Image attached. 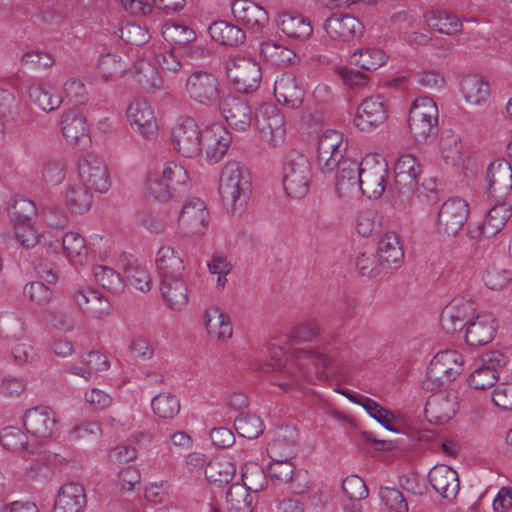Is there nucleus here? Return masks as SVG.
Segmentation results:
<instances>
[{"label":"nucleus","mask_w":512,"mask_h":512,"mask_svg":"<svg viewBox=\"0 0 512 512\" xmlns=\"http://www.w3.org/2000/svg\"><path fill=\"white\" fill-rule=\"evenodd\" d=\"M23 423L31 435L39 438H48L57 430L55 412L49 407L39 406L28 410Z\"/></svg>","instance_id":"b1692460"},{"label":"nucleus","mask_w":512,"mask_h":512,"mask_svg":"<svg viewBox=\"0 0 512 512\" xmlns=\"http://www.w3.org/2000/svg\"><path fill=\"white\" fill-rule=\"evenodd\" d=\"M277 25L285 35L298 40H306L313 33L310 20L302 15L283 13L279 16Z\"/></svg>","instance_id":"c9c22d12"},{"label":"nucleus","mask_w":512,"mask_h":512,"mask_svg":"<svg viewBox=\"0 0 512 512\" xmlns=\"http://www.w3.org/2000/svg\"><path fill=\"white\" fill-rule=\"evenodd\" d=\"M428 480L432 488L446 500H453L459 492L458 473L450 466L435 465L428 474Z\"/></svg>","instance_id":"cd10ccee"},{"label":"nucleus","mask_w":512,"mask_h":512,"mask_svg":"<svg viewBox=\"0 0 512 512\" xmlns=\"http://www.w3.org/2000/svg\"><path fill=\"white\" fill-rule=\"evenodd\" d=\"M0 443L4 449L13 453L25 451L28 454H38L34 447L29 446L27 435L18 427L3 428L0 432Z\"/></svg>","instance_id":"37998d69"},{"label":"nucleus","mask_w":512,"mask_h":512,"mask_svg":"<svg viewBox=\"0 0 512 512\" xmlns=\"http://www.w3.org/2000/svg\"><path fill=\"white\" fill-rule=\"evenodd\" d=\"M242 485L252 492H259L267 486V476L264 469L255 462L245 463L241 472Z\"/></svg>","instance_id":"4d7b16f0"},{"label":"nucleus","mask_w":512,"mask_h":512,"mask_svg":"<svg viewBox=\"0 0 512 512\" xmlns=\"http://www.w3.org/2000/svg\"><path fill=\"white\" fill-rule=\"evenodd\" d=\"M512 279V271L498 264H489L483 274L484 284L492 290L504 288Z\"/></svg>","instance_id":"69168bd1"},{"label":"nucleus","mask_w":512,"mask_h":512,"mask_svg":"<svg viewBox=\"0 0 512 512\" xmlns=\"http://www.w3.org/2000/svg\"><path fill=\"white\" fill-rule=\"evenodd\" d=\"M335 190L341 198H352L360 194L359 163L346 158L336 166Z\"/></svg>","instance_id":"393cba45"},{"label":"nucleus","mask_w":512,"mask_h":512,"mask_svg":"<svg viewBox=\"0 0 512 512\" xmlns=\"http://www.w3.org/2000/svg\"><path fill=\"white\" fill-rule=\"evenodd\" d=\"M461 92L467 103L479 105L490 96V85L478 75H466L462 78Z\"/></svg>","instance_id":"58836bf2"},{"label":"nucleus","mask_w":512,"mask_h":512,"mask_svg":"<svg viewBox=\"0 0 512 512\" xmlns=\"http://www.w3.org/2000/svg\"><path fill=\"white\" fill-rule=\"evenodd\" d=\"M62 247L67 257L76 263H83L87 255V247L84 238L77 232H68L62 237V241L56 239L49 243V249L57 252Z\"/></svg>","instance_id":"4c0bfd02"},{"label":"nucleus","mask_w":512,"mask_h":512,"mask_svg":"<svg viewBox=\"0 0 512 512\" xmlns=\"http://www.w3.org/2000/svg\"><path fill=\"white\" fill-rule=\"evenodd\" d=\"M81 184L68 186L65 192V204L74 213L83 214L92 207L93 195Z\"/></svg>","instance_id":"a18cd8bd"},{"label":"nucleus","mask_w":512,"mask_h":512,"mask_svg":"<svg viewBox=\"0 0 512 512\" xmlns=\"http://www.w3.org/2000/svg\"><path fill=\"white\" fill-rule=\"evenodd\" d=\"M209 211L197 197L187 200L178 214V225L185 235H203L208 227Z\"/></svg>","instance_id":"ddd939ff"},{"label":"nucleus","mask_w":512,"mask_h":512,"mask_svg":"<svg viewBox=\"0 0 512 512\" xmlns=\"http://www.w3.org/2000/svg\"><path fill=\"white\" fill-rule=\"evenodd\" d=\"M185 90L190 99L206 107L217 106L225 96L219 79L208 71L192 72Z\"/></svg>","instance_id":"423d86ee"},{"label":"nucleus","mask_w":512,"mask_h":512,"mask_svg":"<svg viewBox=\"0 0 512 512\" xmlns=\"http://www.w3.org/2000/svg\"><path fill=\"white\" fill-rule=\"evenodd\" d=\"M78 173L85 187L104 193L111 185L107 166L96 154L88 153L78 161Z\"/></svg>","instance_id":"f8f14e48"},{"label":"nucleus","mask_w":512,"mask_h":512,"mask_svg":"<svg viewBox=\"0 0 512 512\" xmlns=\"http://www.w3.org/2000/svg\"><path fill=\"white\" fill-rule=\"evenodd\" d=\"M228 512H252V498L249 490L241 483H234L226 493Z\"/></svg>","instance_id":"5fc2aeb1"},{"label":"nucleus","mask_w":512,"mask_h":512,"mask_svg":"<svg viewBox=\"0 0 512 512\" xmlns=\"http://www.w3.org/2000/svg\"><path fill=\"white\" fill-rule=\"evenodd\" d=\"M188 175L186 170L174 162L165 164L161 178H148V193L155 200L167 203L173 200L178 187L185 188Z\"/></svg>","instance_id":"0eeeda50"},{"label":"nucleus","mask_w":512,"mask_h":512,"mask_svg":"<svg viewBox=\"0 0 512 512\" xmlns=\"http://www.w3.org/2000/svg\"><path fill=\"white\" fill-rule=\"evenodd\" d=\"M226 74L236 91L244 94L258 89L261 80L260 66L246 58L229 60L226 65Z\"/></svg>","instance_id":"1a4fd4ad"},{"label":"nucleus","mask_w":512,"mask_h":512,"mask_svg":"<svg viewBox=\"0 0 512 512\" xmlns=\"http://www.w3.org/2000/svg\"><path fill=\"white\" fill-rule=\"evenodd\" d=\"M208 32L215 42L225 46H238L246 39L245 32L239 26L224 20L211 23Z\"/></svg>","instance_id":"f704fd0d"},{"label":"nucleus","mask_w":512,"mask_h":512,"mask_svg":"<svg viewBox=\"0 0 512 512\" xmlns=\"http://www.w3.org/2000/svg\"><path fill=\"white\" fill-rule=\"evenodd\" d=\"M98 69L106 80L121 77L127 69L126 63L116 54L102 55L98 61Z\"/></svg>","instance_id":"0e129e2a"},{"label":"nucleus","mask_w":512,"mask_h":512,"mask_svg":"<svg viewBox=\"0 0 512 512\" xmlns=\"http://www.w3.org/2000/svg\"><path fill=\"white\" fill-rule=\"evenodd\" d=\"M178 214V205L176 200L169 205V208L165 210V214L160 215L159 213L143 212L140 215V223L146 229L154 233H161L165 230L166 226L171 221L172 217Z\"/></svg>","instance_id":"13d9d810"},{"label":"nucleus","mask_w":512,"mask_h":512,"mask_svg":"<svg viewBox=\"0 0 512 512\" xmlns=\"http://www.w3.org/2000/svg\"><path fill=\"white\" fill-rule=\"evenodd\" d=\"M231 143V138L227 130L221 126L207 127L203 130L200 141L201 151L206 150L208 161L217 163L222 159Z\"/></svg>","instance_id":"c756f323"},{"label":"nucleus","mask_w":512,"mask_h":512,"mask_svg":"<svg viewBox=\"0 0 512 512\" xmlns=\"http://www.w3.org/2000/svg\"><path fill=\"white\" fill-rule=\"evenodd\" d=\"M464 358L456 350L438 352L431 360L426 379L422 382L425 390H435L446 383L454 381L463 371Z\"/></svg>","instance_id":"20e7f679"},{"label":"nucleus","mask_w":512,"mask_h":512,"mask_svg":"<svg viewBox=\"0 0 512 512\" xmlns=\"http://www.w3.org/2000/svg\"><path fill=\"white\" fill-rule=\"evenodd\" d=\"M274 94L285 107L298 109L303 103L305 90L294 74L283 73L274 83Z\"/></svg>","instance_id":"a878e982"},{"label":"nucleus","mask_w":512,"mask_h":512,"mask_svg":"<svg viewBox=\"0 0 512 512\" xmlns=\"http://www.w3.org/2000/svg\"><path fill=\"white\" fill-rule=\"evenodd\" d=\"M487 189L491 197L503 199L512 189L511 163L498 159L490 163L486 173Z\"/></svg>","instance_id":"412c9836"},{"label":"nucleus","mask_w":512,"mask_h":512,"mask_svg":"<svg viewBox=\"0 0 512 512\" xmlns=\"http://www.w3.org/2000/svg\"><path fill=\"white\" fill-rule=\"evenodd\" d=\"M255 119L262 138L269 142L271 146L277 147L284 142L286 134L285 118L275 105L264 104L260 106Z\"/></svg>","instance_id":"9b49d317"},{"label":"nucleus","mask_w":512,"mask_h":512,"mask_svg":"<svg viewBox=\"0 0 512 512\" xmlns=\"http://www.w3.org/2000/svg\"><path fill=\"white\" fill-rule=\"evenodd\" d=\"M156 267L161 280L182 278L185 266L183 259L171 246H162L157 252Z\"/></svg>","instance_id":"473e14b6"},{"label":"nucleus","mask_w":512,"mask_h":512,"mask_svg":"<svg viewBox=\"0 0 512 512\" xmlns=\"http://www.w3.org/2000/svg\"><path fill=\"white\" fill-rule=\"evenodd\" d=\"M236 473L235 465L227 460H211L205 468L206 479L217 486L228 484Z\"/></svg>","instance_id":"3c124183"},{"label":"nucleus","mask_w":512,"mask_h":512,"mask_svg":"<svg viewBox=\"0 0 512 512\" xmlns=\"http://www.w3.org/2000/svg\"><path fill=\"white\" fill-rule=\"evenodd\" d=\"M234 428L241 437L256 439L263 433L264 424L261 418L254 414L241 413L234 420Z\"/></svg>","instance_id":"bf43d9fd"},{"label":"nucleus","mask_w":512,"mask_h":512,"mask_svg":"<svg viewBox=\"0 0 512 512\" xmlns=\"http://www.w3.org/2000/svg\"><path fill=\"white\" fill-rule=\"evenodd\" d=\"M62 133L72 144L85 148L91 141L85 118L76 110H69L62 116Z\"/></svg>","instance_id":"7c9ffc66"},{"label":"nucleus","mask_w":512,"mask_h":512,"mask_svg":"<svg viewBox=\"0 0 512 512\" xmlns=\"http://www.w3.org/2000/svg\"><path fill=\"white\" fill-rule=\"evenodd\" d=\"M474 312L473 304L463 299H454L442 311L440 322L449 334L467 328Z\"/></svg>","instance_id":"bb28decb"},{"label":"nucleus","mask_w":512,"mask_h":512,"mask_svg":"<svg viewBox=\"0 0 512 512\" xmlns=\"http://www.w3.org/2000/svg\"><path fill=\"white\" fill-rule=\"evenodd\" d=\"M388 118V108L384 99L377 96L365 98L357 108L353 123L360 131H371Z\"/></svg>","instance_id":"f3484780"},{"label":"nucleus","mask_w":512,"mask_h":512,"mask_svg":"<svg viewBox=\"0 0 512 512\" xmlns=\"http://www.w3.org/2000/svg\"><path fill=\"white\" fill-rule=\"evenodd\" d=\"M308 364H312L317 372L328 370L330 373H336V364L330 357L309 350H300L297 362L288 361L282 364L281 359H277L276 364L265 363L260 369L264 373H273L271 383L288 392L302 377H307Z\"/></svg>","instance_id":"f257e3e1"},{"label":"nucleus","mask_w":512,"mask_h":512,"mask_svg":"<svg viewBox=\"0 0 512 512\" xmlns=\"http://www.w3.org/2000/svg\"><path fill=\"white\" fill-rule=\"evenodd\" d=\"M312 168L309 159L302 152L292 149L283 161V187L292 198L304 197L310 187Z\"/></svg>","instance_id":"7ed1b4c3"},{"label":"nucleus","mask_w":512,"mask_h":512,"mask_svg":"<svg viewBox=\"0 0 512 512\" xmlns=\"http://www.w3.org/2000/svg\"><path fill=\"white\" fill-rule=\"evenodd\" d=\"M154 413L160 418L170 419L176 416L180 411L179 399L168 392L159 393L151 402Z\"/></svg>","instance_id":"052dcab7"},{"label":"nucleus","mask_w":512,"mask_h":512,"mask_svg":"<svg viewBox=\"0 0 512 512\" xmlns=\"http://www.w3.org/2000/svg\"><path fill=\"white\" fill-rule=\"evenodd\" d=\"M324 29L332 39L350 41L362 35L364 25L350 14L335 12L326 19Z\"/></svg>","instance_id":"5701e85b"},{"label":"nucleus","mask_w":512,"mask_h":512,"mask_svg":"<svg viewBox=\"0 0 512 512\" xmlns=\"http://www.w3.org/2000/svg\"><path fill=\"white\" fill-rule=\"evenodd\" d=\"M217 106L231 129L243 132L251 126L253 113L249 103L244 98L228 94L222 98Z\"/></svg>","instance_id":"2eb2a0df"},{"label":"nucleus","mask_w":512,"mask_h":512,"mask_svg":"<svg viewBox=\"0 0 512 512\" xmlns=\"http://www.w3.org/2000/svg\"><path fill=\"white\" fill-rule=\"evenodd\" d=\"M350 59L352 64L366 71H374L385 63L383 51L373 48L358 50L351 55Z\"/></svg>","instance_id":"680f3d73"},{"label":"nucleus","mask_w":512,"mask_h":512,"mask_svg":"<svg viewBox=\"0 0 512 512\" xmlns=\"http://www.w3.org/2000/svg\"><path fill=\"white\" fill-rule=\"evenodd\" d=\"M29 98L43 111L50 112L57 109L61 103V97L53 93V89L45 84L35 83L29 86Z\"/></svg>","instance_id":"de8ad7c7"},{"label":"nucleus","mask_w":512,"mask_h":512,"mask_svg":"<svg viewBox=\"0 0 512 512\" xmlns=\"http://www.w3.org/2000/svg\"><path fill=\"white\" fill-rule=\"evenodd\" d=\"M127 119L133 130L145 139H152L157 132V123L151 106L145 100H135L126 111Z\"/></svg>","instance_id":"aec40b11"},{"label":"nucleus","mask_w":512,"mask_h":512,"mask_svg":"<svg viewBox=\"0 0 512 512\" xmlns=\"http://www.w3.org/2000/svg\"><path fill=\"white\" fill-rule=\"evenodd\" d=\"M73 298L77 306L85 313H90L97 318H102L108 314V311L105 309H100L99 311L94 309L96 304L103 301L102 295L96 291L79 289L74 293Z\"/></svg>","instance_id":"e2e57ef3"},{"label":"nucleus","mask_w":512,"mask_h":512,"mask_svg":"<svg viewBox=\"0 0 512 512\" xmlns=\"http://www.w3.org/2000/svg\"><path fill=\"white\" fill-rule=\"evenodd\" d=\"M360 194L377 199L384 193L389 176L388 164L379 154H368L359 163Z\"/></svg>","instance_id":"39448f33"},{"label":"nucleus","mask_w":512,"mask_h":512,"mask_svg":"<svg viewBox=\"0 0 512 512\" xmlns=\"http://www.w3.org/2000/svg\"><path fill=\"white\" fill-rule=\"evenodd\" d=\"M121 262L127 283L141 292H148L151 289V276L148 271L131 256L123 255Z\"/></svg>","instance_id":"ea45409f"},{"label":"nucleus","mask_w":512,"mask_h":512,"mask_svg":"<svg viewBox=\"0 0 512 512\" xmlns=\"http://www.w3.org/2000/svg\"><path fill=\"white\" fill-rule=\"evenodd\" d=\"M260 55L266 62L279 67L292 64L296 59L293 50L270 41L261 44Z\"/></svg>","instance_id":"8fccbe9b"},{"label":"nucleus","mask_w":512,"mask_h":512,"mask_svg":"<svg viewBox=\"0 0 512 512\" xmlns=\"http://www.w3.org/2000/svg\"><path fill=\"white\" fill-rule=\"evenodd\" d=\"M424 414L430 423L442 425L455 414L452 401L444 393L431 395L426 402Z\"/></svg>","instance_id":"72a5a7b5"},{"label":"nucleus","mask_w":512,"mask_h":512,"mask_svg":"<svg viewBox=\"0 0 512 512\" xmlns=\"http://www.w3.org/2000/svg\"><path fill=\"white\" fill-rule=\"evenodd\" d=\"M86 502L82 485L66 483L58 491L53 512H83Z\"/></svg>","instance_id":"2f4dec72"},{"label":"nucleus","mask_w":512,"mask_h":512,"mask_svg":"<svg viewBox=\"0 0 512 512\" xmlns=\"http://www.w3.org/2000/svg\"><path fill=\"white\" fill-rule=\"evenodd\" d=\"M25 337L23 320L14 312L0 313V339L6 342L19 341Z\"/></svg>","instance_id":"09e8293b"},{"label":"nucleus","mask_w":512,"mask_h":512,"mask_svg":"<svg viewBox=\"0 0 512 512\" xmlns=\"http://www.w3.org/2000/svg\"><path fill=\"white\" fill-rule=\"evenodd\" d=\"M8 214L14 226L34 223L37 208L33 201L24 197H16L8 207Z\"/></svg>","instance_id":"603ef678"},{"label":"nucleus","mask_w":512,"mask_h":512,"mask_svg":"<svg viewBox=\"0 0 512 512\" xmlns=\"http://www.w3.org/2000/svg\"><path fill=\"white\" fill-rule=\"evenodd\" d=\"M348 143L344 135L336 130H327L319 138L317 162L322 173H330L339 162L345 160Z\"/></svg>","instance_id":"6e6552de"},{"label":"nucleus","mask_w":512,"mask_h":512,"mask_svg":"<svg viewBox=\"0 0 512 512\" xmlns=\"http://www.w3.org/2000/svg\"><path fill=\"white\" fill-rule=\"evenodd\" d=\"M132 76L139 87L146 92L154 91L162 83L157 67L144 59H140L134 64Z\"/></svg>","instance_id":"a19ab883"},{"label":"nucleus","mask_w":512,"mask_h":512,"mask_svg":"<svg viewBox=\"0 0 512 512\" xmlns=\"http://www.w3.org/2000/svg\"><path fill=\"white\" fill-rule=\"evenodd\" d=\"M231 11L238 23L254 32L261 31L269 22L267 11L250 0H235Z\"/></svg>","instance_id":"4be33fe9"},{"label":"nucleus","mask_w":512,"mask_h":512,"mask_svg":"<svg viewBox=\"0 0 512 512\" xmlns=\"http://www.w3.org/2000/svg\"><path fill=\"white\" fill-rule=\"evenodd\" d=\"M408 125L410 132L418 142H426L438 133V119L420 116L418 113H409Z\"/></svg>","instance_id":"864d4df0"},{"label":"nucleus","mask_w":512,"mask_h":512,"mask_svg":"<svg viewBox=\"0 0 512 512\" xmlns=\"http://www.w3.org/2000/svg\"><path fill=\"white\" fill-rule=\"evenodd\" d=\"M93 274L97 283L103 289L110 292H118L123 289V280L119 273L107 266L98 265L94 267Z\"/></svg>","instance_id":"338daca9"},{"label":"nucleus","mask_w":512,"mask_h":512,"mask_svg":"<svg viewBox=\"0 0 512 512\" xmlns=\"http://www.w3.org/2000/svg\"><path fill=\"white\" fill-rule=\"evenodd\" d=\"M203 131L191 117H182L172 129V144L174 149L187 158H193L201 153V138Z\"/></svg>","instance_id":"9d476101"},{"label":"nucleus","mask_w":512,"mask_h":512,"mask_svg":"<svg viewBox=\"0 0 512 512\" xmlns=\"http://www.w3.org/2000/svg\"><path fill=\"white\" fill-rule=\"evenodd\" d=\"M298 433L294 427L281 426L274 432L272 440L267 445V453L272 461H286L298 453Z\"/></svg>","instance_id":"6ab92c4d"},{"label":"nucleus","mask_w":512,"mask_h":512,"mask_svg":"<svg viewBox=\"0 0 512 512\" xmlns=\"http://www.w3.org/2000/svg\"><path fill=\"white\" fill-rule=\"evenodd\" d=\"M120 38L127 44L142 46L151 38L149 31L136 23H127L119 29Z\"/></svg>","instance_id":"774afa93"},{"label":"nucleus","mask_w":512,"mask_h":512,"mask_svg":"<svg viewBox=\"0 0 512 512\" xmlns=\"http://www.w3.org/2000/svg\"><path fill=\"white\" fill-rule=\"evenodd\" d=\"M163 38L175 47H184L196 39L195 32L186 25L167 22L162 28Z\"/></svg>","instance_id":"6e6d98bb"},{"label":"nucleus","mask_w":512,"mask_h":512,"mask_svg":"<svg viewBox=\"0 0 512 512\" xmlns=\"http://www.w3.org/2000/svg\"><path fill=\"white\" fill-rule=\"evenodd\" d=\"M162 297L173 310H181L188 303L187 286L182 278L161 280Z\"/></svg>","instance_id":"79ce46f5"},{"label":"nucleus","mask_w":512,"mask_h":512,"mask_svg":"<svg viewBox=\"0 0 512 512\" xmlns=\"http://www.w3.org/2000/svg\"><path fill=\"white\" fill-rule=\"evenodd\" d=\"M395 186L402 201H409L415 193L421 173L420 163L412 154L401 155L395 165Z\"/></svg>","instance_id":"4468645a"},{"label":"nucleus","mask_w":512,"mask_h":512,"mask_svg":"<svg viewBox=\"0 0 512 512\" xmlns=\"http://www.w3.org/2000/svg\"><path fill=\"white\" fill-rule=\"evenodd\" d=\"M469 215L465 200L454 197L445 201L438 212V230L448 236H455L463 228Z\"/></svg>","instance_id":"dca6fc26"},{"label":"nucleus","mask_w":512,"mask_h":512,"mask_svg":"<svg viewBox=\"0 0 512 512\" xmlns=\"http://www.w3.org/2000/svg\"><path fill=\"white\" fill-rule=\"evenodd\" d=\"M375 255L386 268L399 262L403 257V250L395 233H387L378 243Z\"/></svg>","instance_id":"49530a36"},{"label":"nucleus","mask_w":512,"mask_h":512,"mask_svg":"<svg viewBox=\"0 0 512 512\" xmlns=\"http://www.w3.org/2000/svg\"><path fill=\"white\" fill-rule=\"evenodd\" d=\"M505 365V357L499 351L487 353L482 359V365L470 374L468 382L476 390H486L493 387L499 380L498 369Z\"/></svg>","instance_id":"a211bd4d"},{"label":"nucleus","mask_w":512,"mask_h":512,"mask_svg":"<svg viewBox=\"0 0 512 512\" xmlns=\"http://www.w3.org/2000/svg\"><path fill=\"white\" fill-rule=\"evenodd\" d=\"M496 320L490 313L478 314L468 321L465 340L470 346H483L495 337Z\"/></svg>","instance_id":"c85d7f7f"},{"label":"nucleus","mask_w":512,"mask_h":512,"mask_svg":"<svg viewBox=\"0 0 512 512\" xmlns=\"http://www.w3.org/2000/svg\"><path fill=\"white\" fill-rule=\"evenodd\" d=\"M511 214L512 208L506 202L494 205L489 210L486 220L478 226L479 236L489 238L496 235L503 229Z\"/></svg>","instance_id":"e433bc0d"},{"label":"nucleus","mask_w":512,"mask_h":512,"mask_svg":"<svg viewBox=\"0 0 512 512\" xmlns=\"http://www.w3.org/2000/svg\"><path fill=\"white\" fill-rule=\"evenodd\" d=\"M425 20L429 27L447 35L455 34L462 28V23L456 15L443 10L429 11L425 14Z\"/></svg>","instance_id":"c03bdc74"},{"label":"nucleus","mask_w":512,"mask_h":512,"mask_svg":"<svg viewBox=\"0 0 512 512\" xmlns=\"http://www.w3.org/2000/svg\"><path fill=\"white\" fill-rule=\"evenodd\" d=\"M219 193L228 212L231 215H241L251 193L248 169L240 162H227L221 170Z\"/></svg>","instance_id":"f03ea898"}]
</instances>
